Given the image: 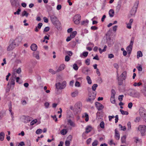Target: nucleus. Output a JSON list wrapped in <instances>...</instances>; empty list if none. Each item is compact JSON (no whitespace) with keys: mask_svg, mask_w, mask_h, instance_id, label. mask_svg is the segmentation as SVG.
<instances>
[{"mask_svg":"<svg viewBox=\"0 0 146 146\" xmlns=\"http://www.w3.org/2000/svg\"><path fill=\"white\" fill-rule=\"evenodd\" d=\"M89 21L88 20H86L84 21H83L82 22L81 24L82 25H84L85 23L86 24H88V23Z\"/></svg>","mask_w":146,"mask_h":146,"instance_id":"obj_46","label":"nucleus"},{"mask_svg":"<svg viewBox=\"0 0 146 146\" xmlns=\"http://www.w3.org/2000/svg\"><path fill=\"white\" fill-rule=\"evenodd\" d=\"M42 132V130L41 129H39L36 130V133L37 134H38L41 133Z\"/></svg>","mask_w":146,"mask_h":146,"instance_id":"obj_39","label":"nucleus"},{"mask_svg":"<svg viewBox=\"0 0 146 146\" xmlns=\"http://www.w3.org/2000/svg\"><path fill=\"white\" fill-rule=\"evenodd\" d=\"M88 52H84L83 53V55L85 57H86L88 56Z\"/></svg>","mask_w":146,"mask_h":146,"instance_id":"obj_50","label":"nucleus"},{"mask_svg":"<svg viewBox=\"0 0 146 146\" xmlns=\"http://www.w3.org/2000/svg\"><path fill=\"white\" fill-rule=\"evenodd\" d=\"M70 59V58L68 56H66L65 57V60L66 61L68 62Z\"/></svg>","mask_w":146,"mask_h":146,"instance_id":"obj_53","label":"nucleus"},{"mask_svg":"<svg viewBox=\"0 0 146 146\" xmlns=\"http://www.w3.org/2000/svg\"><path fill=\"white\" fill-rule=\"evenodd\" d=\"M18 44L15 42V40H11L10 41V44L7 48L8 51H10L13 50L15 47Z\"/></svg>","mask_w":146,"mask_h":146,"instance_id":"obj_4","label":"nucleus"},{"mask_svg":"<svg viewBox=\"0 0 146 146\" xmlns=\"http://www.w3.org/2000/svg\"><path fill=\"white\" fill-rule=\"evenodd\" d=\"M109 14L110 17H113L114 15V10L112 9L110 10L109 12Z\"/></svg>","mask_w":146,"mask_h":146,"instance_id":"obj_23","label":"nucleus"},{"mask_svg":"<svg viewBox=\"0 0 146 146\" xmlns=\"http://www.w3.org/2000/svg\"><path fill=\"white\" fill-rule=\"evenodd\" d=\"M119 126L121 128V130L123 131H125L126 129V128L125 126H124L123 127L120 124L119 125Z\"/></svg>","mask_w":146,"mask_h":146,"instance_id":"obj_35","label":"nucleus"},{"mask_svg":"<svg viewBox=\"0 0 146 146\" xmlns=\"http://www.w3.org/2000/svg\"><path fill=\"white\" fill-rule=\"evenodd\" d=\"M113 66L114 67L117 69L119 68L118 65L117 63L114 64H113Z\"/></svg>","mask_w":146,"mask_h":146,"instance_id":"obj_64","label":"nucleus"},{"mask_svg":"<svg viewBox=\"0 0 146 146\" xmlns=\"http://www.w3.org/2000/svg\"><path fill=\"white\" fill-rule=\"evenodd\" d=\"M115 138L117 140H119L120 138V135L117 129L115 130Z\"/></svg>","mask_w":146,"mask_h":146,"instance_id":"obj_16","label":"nucleus"},{"mask_svg":"<svg viewBox=\"0 0 146 146\" xmlns=\"http://www.w3.org/2000/svg\"><path fill=\"white\" fill-rule=\"evenodd\" d=\"M49 72L52 74H55L57 72H56V71H55L52 69H50L49 70Z\"/></svg>","mask_w":146,"mask_h":146,"instance_id":"obj_37","label":"nucleus"},{"mask_svg":"<svg viewBox=\"0 0 146 146\" xmlns=\"http://www.w3.org/2000/svg\"><path fill=\"white\" fill-rule=\"evenodd\" d=\"M126 137L125 135H123L121 137V139L122 143H123L125 142Z\"/></svg>","mask_w":146,"mask_h":146,"instance_id":"obj_34","label":"nucleus"},{"mask_svg":"<svg viewBox=\"0 0 146 146\" xmlns=\"http://www.w3.org/2000/svg\"><path fill=\"white\" fill-rule=\"evenodd\" d=\"M143 54L142 52L140 51H139L137 52V58H139L140 57H141L142 56Z\"/></svg>","mask_w":146,"mask_h":146,"instance_id":"obj_26","label":"nucleus"},{"mask_svg":"<svg viewBox=\"0 0 146 146\" xmlns=\"http://www.w3.org/2000/svg\"><path fill=\"white\" fill-rule=\"evenodd\" d=\"M134 38H131L129 45L126 48V50L129 54H131L132 50L133 45L134 42Z\"/></svg>","mask_w":146,"mask_h":146,"instance_id":"obj_6","label":"nucleus"},{"mask_svg":"<svg viewBox=\"0 0 146 146\" xmlns=\"http://www.w3.org/2000/svg\"><path fill=\"white\" fill-rule=\"evenodd\" d=\"M136 10H137L136 9H134L132 8V9L131 11V15H134L136 12Z\"/></svg>","mask_w":146,"mask_h":146,"instance_id":"obj_33","label":"nucleus"},{"mask_svg":"<svg viewBox=\"0 0 146 146\" xmlns=\"http://www.w3.org/2000/svg\"><path fill=\"white\" fill-rule=\"evenodd\" d=\"M50 30V28L48 27H45L44 30V32H48Z\"/></svg>","mask_w":146,"mask_h":146,"instance_id":"obj_48","label":"nucleus"},{"mask_svg":"<svg viewBox=\"0 0 146 146\" xmlns=\"http://www.w3.org/2000/svg\"><path fill=\"white\" fill-rule=\"evenodd\" d=\"M29 15L26 11H24L22 13V15L23 16H25L26 17H27Z\"/></svg>","mask_w":146,"mask_h":146,"instance_id":"obj_30","label":"nucleus"},{"mask_svg":"<svg viewBox=\"0 0 146 146\" xmlns=\"http://www.w3.org/2000/svg\"><path fill=\"white\" fill-rule=\"evenodd\" d=\"M134 139H135L134 142L136 143H137V142L139 141V140L137 137H135L134 138Z\"/></svg>","mask_w":146,"mask_h":146,"instance_id":"obj_57","label":"nucleus"},{"mask_svg":"<svg viewBox=\"0 0 146 146\" xmlns=\"http://www.w3.org/2000/svg\"><path fill=\"white\" fill-rule=\"evenodd\" d=\"M72 38L70 36H68L66 39V41L67 42H68Z\"/></svg>","mask_w":146,"mask_h":146,"instance_id":"obj_62","label":"nucleus"},{"mask_svg":"<svg viewBox=\"0 0 146 146\" xmlns=\"http://www.w3.org/2000/svg\"><path fill=\"white\" fill-rule=\"evenodd\" d=\"M12 6L15 7L17 6V0H10Z\"/></svg>","mask_w":146,"mask_h":146,"instance_id":"obj_19","label":"nucleus"},{"mask_svg":"<svg viewBox=\"0 0 146 146\" xmlns=\"http://www.w3.org/2000/svg\"><path fill=\"white\" fill-rule=\"evenodd\" d=\"M140 120V118L139 117H137L135 120V121L136 122H138Z\"/></svg>","mask_w":146,"mask_h":146,"instance_id":"obj_59","label":"nucleus"},{"mask_svg":"<svg viewBox=\"0 0 146 146\" xmlns=\"http://www.w3.org/2000/svg\"><path fill=\"white\" fill-rule=\"evenodd\" d=\"M115 117V123H117V122L118 120V115H116Z\"/></svg>","mask_w":146,"mask_h":146,"instance_id":"obj_56","label":"nucleus"},{"mask_svg":"<svg viewBox=\"0 0 146 146\" xmlns=\"http://www.w3.org/2000/svg\"><path fill=\"white\" fill-rule=\"evenodd\" d=\"M11 84L13 85L15 84V79L14 78H12L11 79Z\"/></svg>","mask_w":146,"mask_h":146,"instance_id":"obj_43","label":"nucleus"},{"mask_svg":"<svg viewBox=\"0 0 146 146\" xmlns=\"http://www.w3.org/2000/svg\"><path fill=\"white\" fill-rule=\"evenodd\" d=\"M68 130V129H63L60 131V133L61 134L64 135L67 133Z\"/></svg>","mask_w":146,"mask_h":146,"instance_id":"obj_22","label":"nucleus"},{"mask_svg":"<svg viewBox=\"0 0 146 146\" xmlns=\"http://www.w3.org/2000/svg\"><path fill=\"white\" fill-rule=\"evenodd\" d=\"M68 122L70 126L73 127L74 126V123L71 119H69L68 121Z\"/></svg>","mask_w":146,"mask_h":146,"instance_id":"obj_32","label":"nucleus"},{"mask_svg":"<svg viewBox=\"0 0 146 146\" xmlns=\"http://www.w3.org/2000/svg\"><path fill=\"white\" fill-rule=\"evenodd\" d=\"M92 127L90 125H88L86 128V131L85 133H88L91 131L92 130Z\"/></svg>","mask_w":146,"mask_h":146,"instance_id":"obj_18","label":"nucleus"},{"mask_svg":"<svg viewBox=\"0 0 146 146\" xmlns=\"http://www.w3.org/2000/svg\"><path fill=\"white\" fill-rule=\"evenodd\" d=\"M5 133L3 132H1L0 133V140L1 141L3 140L5 137Z\"/></svg>","mask_w":146,"mask_h":146,"instance_id":"obj_24","label":"nucleus"},{"mask_svg":"<svg viewBox=\"0 0 146 146\" xmlns=\"http://www.w3.org/2000/svg\"><path fill=\"white\" fill-rule=\"evenodd\" d=\"M44 21L45 23H47L48 22V19L46 17H44L43 18Z\"/></svg>","mask_w":146,"mask_h":146,"instance_id":"obj_63","label":"nucleus"},{"mask_svg":"<svg viewBox=\"0 0 146 146\" xmlns=\"http://www.w3.org/2000/svg\"><path fill=\"white\" fill-rule=\"evenodd\" d=\"M73 68L75 70H77L78 69V67L76 64H74L73 65Z\"/></svg>","mask_w":146,"mask_h":146,"instance_id":"obj_42","label":"nucleus"},{"mask_svg":"<svg viewBox=\"0 0 146 146\" xmlns=\"http://www.w3.org/2000/svg\"><path fill=\"white\" fill-rule=\"evenodd\" d=\"M75 86L78 87H80V83L76 81L75 84Z\"/></svg>","mask_w":146,"mask_h":146,"instance_id":"obj_49","label":"nucleus"},{"mask_svg":"<svg viewBox=\"0 0 146 146\" xmlns=\"http://www.w3.org/2000/svg\"><path fill=\"white\" fill-rule=\"evenodd\" d=\"M104 121L101 122V128L104 129Z\"/></svg>","mask_w":146,"mask_h":146,"instance_id":"obj_55","label":"nucleus"},{"mask_svg":"<svg viewBox=\"0 0 146 146\" xmlns=\"http://www.w3.org/2000/svg\"><path fill=\"white\" fill-rule=\"evenodd\" d=\"M123 97L124 96L123 95H120L119 96L118 99L121 102V101H122Z\"/></svg>","mask_w":146,"mask_h":146,"instance_id":"obj_44","label":"nucleus"},{"mask_svg":"<svg viewBox=\"0 0 146 146\" xmlns=\"http://www.w3.org/2000/svg\"><path fill=\"white\" fill-rule=\"evenodd\" d=\"M22 40V38L21 37H19L17 38L15 40V42H18L19 43H20L21 42Z\"/></svg>","mask_w":146,"mask_h":146,"instance_id":"obj_29","label":"nucleus"},{"mask_svg":"<svg viewBox=\"0 0 146 146\" xmlns=\"http://www.w3.org/2000/svg\"><path fill=\"white\" fill-rule=\"evenodd\" d=\"M65 68V65L64 64H61L58 69L56 70V72H59L64 70Z\"/></svg>","mask_w":146,"mask_h":146,"instance_id":"obj_15","label":"nucleus"},{"mask_svg":"<svg viewBox=\"0 0 146 146\" xmlns=\"http://www.w3.org/2000/svg\"><path fill=\"white\" fill-rule=\"evenodd\" d=\"M50 17L52 22L54 25H55L58 22L57 18L54 15H51Z\"/></svg>","mask_w":146,"mask_h":146,"instance_id":"obj_10","label":"nucleus"},{"mask_svg":"<svg viewBox=\"0 0 146 146\" xmlns=\"http://www.w3.org/2000/svg\"><path fill=\"white\" fill-rule=\"evenodd\" d=\"M70 144V141H66L65 142V145L66 146H69Z\"/></svg>","mask_w":146,"mask_h":146,"instance_id":"obj_52","label":"nucleus"},{"mask_svg":"<svg viewBox=\"0 0 146 146\" xmlns=\"http://www.w3.org/2000/svg\"><path fill=\"white\" fill-rule=\"evenodd\" d=\"M138 4H139V1H136L135 3L133 8V9H136V10H137V9L138 7Z\"/></svg>","mask_w":146,"mask_h":146,"instance_id":"obj_27","label":"nucleus"},{"mask_svg":"<svg viewBox=\"0 0 146 146\" xmlns=\"http://www.w3.org/2000/svg\"><path fill=\"white\" fill-rule=\"evenodd\" d=\"M98 141L96 140H95L92 143V146H96L98 144Z\"/></svg>","mask_w":146,"mask_h":146,"instance_id":"obj_45","label":"nucleus"},{"mask_svg":"<svg viewBox=\"0 0 146 146\" xmlns=\"http://www.w3.org/2000/svg\"><path fill=\"white\" fill-rule=\"evenodd\" d=\"M111 95L110 98V101L113 104H115V91L113 89L111 90Z\"/></svg>","mask_w":146,"mask_h":146,"instance_id":"obj_9","label":"nucleus"},{"mask_svg":"<svg viewBox=\"0 0 146 146\" xmlns=\"http://www.w3.org/2000/svg\"><path fill=\"white\" fill-rule=\"evenodd\" d=\"M127 27L129 29H131V25L128 23H126Z\"/></svg>","mask_w":146,"mask_h":146,"instance_id":"obj_60","label":"nucleus"},{"mask_svg":"<svg viewBox=\"0 0 146 146\" xmlns=\"http://www.w3.org/2000/svg\"><path fill=\"white\" fill-rule=\"evenodd\" d=\"M117 79L118 81V84L119 85L121 86L122 85L123 83V81L124 80L121 79V77H119V75L117 73Z\"/></svg>","mask_w":146,"mask_h":146,"instance_id":"obj_13","label":"nucleus"},{"mask_svg":"<svg viewBox=\"0 0 146 146\" xmlns=\"http://www.w3.org/2000/svg\"><path fill=\"white\" fill-rule=\"evenodd\" d=\"M133 106V104L132 102H130L128 104V107L129 108H131Z\"/></svg>","mask_w":146,"mask_h":146,"instance_id":"obj_51","label":"nucleus"},{"mask_svg":"<svg viewBox=\"0 0 146 146\" xmlns=\"http://www.w3.org/2000/svg\"><path fill=\"white\" fill-rule=\"evenodd\" d=\"M42 23H39L38 24L37 27L38 29H40L42 26Z\"/></svg>","mask_w":146,"mask_h":146,"instance_id":"obj_54","label":"nucleus"},{"mask_svg":"<svg viewBox=\"0 0 146 146\" xmlns=\"http://www.w3.org/2000/svg\"><path fill=\"white\" fill-rule=\"evenodd\" d=\"M127 126L128 127L127 129L128 130H130L131 129V125L130 122L129 121L127 123Z\"/></svg>","mask_w":146,"mask_h":146,"instance_id":"obj_41","label":"nucleus"},{"mask_svg":"<svg viewBox=\"0 0 146 146\" xmlns=\"http://www.w3.org/2000/svg\"><path fill=\"white\" fill-rule=\"evenodd\" d=\"M127 72L126 71H124L123 72L120 76L119 77H121V79L125 80L126 78Z\"/></svg>","mask_w":146,"mask_h":146,"instance_id":"obj_14","label":"nucleus"},{"mask_svg":"<svg viewBox=\"0 0 146 146\" xmlns=\"http://www.w3.org/2000/svg\"><path fill=\"white\" fill-rule=\"evenodd\" d=\"M66 85V82L65 81H64L62 83H61L58 82L56 83L55 84L56 88L57 90L62 89L64 88Z\"/></svg>","mask_w":146,"mask_h":146,"instance_id":"obj_5","label":"nucleus"},{"mask_svg":"<svg viewBox=\"0 0 146 146\" xmlns=\"http://www.w3.org/2000/svg\"><path fill=\"white\" fill-rule=\"evenodd\" d=\"M97 87L98 85L94 84L92 86V89L90 88L88 89L89 97L87 100L88 101L92 103L95 99L96 94V90Z\"/></svg>","mask_w":146,"mask_h":146,"instance_id":"obj_1","label":"nucleus"},{"mask_svg":"<svg viewBox=\"0 0 146 146\" xmlns=\"http://www.w3.org/2000/svg\"><path fill=\"white\" fill-rule=\"evenodd\" d=\"M107 42L108 43V46H110L113 44V42L112 40H111L110 37L109 36L106 37Z\"/></svg>","mask_w":146,"mask_h":146,"instance_id":"obj_12","label":"nucleus"},{"mask_svg":"<svg viewBox=\"0 0 146 146\" xmlns=\"http://www.w3.org/2000/svg\"><path fill=\"white\" fill-rule=\"evenodd\" d=\"M49 105V104L47 102H45L44 104V106L46 108H48Z\"/></svg>","mask_w":146,"mask_h":146,"instance_id":"obj_58","label":"nucleus"},{"mask_svg":"<svg viewBox=\"0 0 146 146\" xmlns=\"http://www.w3.org/2000/svg\"><path fill=\"white\" fill-rule=\"evenodd\" d=\"M138 129L141 132V135H144L146 130V126L145 125H140L139 126Z\"/></svg>","mask_w":146,"mask_h":146,"instance_id":"obj_7","label":"nucleus"},{"mask_svg":"<svg viewBox=\"0 0 146 146\" xmlns=\"http://www.w3.org/2000/svg\"><path fill=\"white\" fill-rule=\"evenodd\" d=\"M120 111L121 112V114L122 115H127L128 114V112L127 111H125L124 110L120 109Z\"/></svg>","mask_w":146,"mask_h":146,"instance_id":"obj_31","label":"nucleus"},{"mask_svg":"<svg viewBox=\"0 0 146 146\" xmlns=\"http://www.w3.org/2000/svg\"><path fill=\"white\" fill-rule=\"evenodd\" d=\"M86 80H87L89 84H91L92 83V80L90 77L89 76H87L86 77Z\"/></svg>","mask_w":146,"mask_h":146,"instance_id":"obj_28","label":"nucleus"},{"mask_svg":"<svg viewBox=\"0 0 146 146\" xmlns=\"http://www.w3.org/2000/svg\"><path fill=\"white\" fill-rule=\"evenodd\" d=\"M95 105L98 110V111L96 114V119L98 122H100V103L98 102H96Z\"/></svg>","mask_w":146,"mask_h":146,"instance_id":"obj_3","label":"nucleus"},{"mask_svg":"<svg viewBox=\"0 0 146 146\" xmlns=\"http://www.w3.org/2000/svg\"><path fill=\"white\" fill-rule=\"evenodd\" d=\"M31 50L33 51H36L37 48V45L35 44H33L31 46Z\"/></svg>","mask_w":146,"mask_h":146,"instance_id":"obj_17","label":"nucleus"},{"mask_svg":"<svg viewBox=\"0 0 146 146\" xmlns=\"http://www.w3.org/2000/svg\"><path fill=\"white\" fill-rule=\"evenodd\" d=\"M85 63L87 65H89L90 64V60L89 59H87L85 60Z\"/></svg>","mask_w":146,"mask_h":146,"instance_id":"obj_47","label":"nucleus"},{"mask_svg":"<svg viewBox=\"0 0 146 146\" xmlns=\"http://www.w3.org/2000/svg\"><path fill=\"white\" fill-rule=\"evenodd\" d=\"M86 68L84 67L82 69V72L83 73L86 74Z\"/></svg>","mask_w":146,"mask_h":146,"instance_id":"obj_61","label":"nucleus"},{"mask_svg":"<svg viewBox=\"0 0 146 146\" xmlns=\"http://www.w3.org/2000/svg\"><path fill=\"white\" fill-rule=\"evenodd\" d=\"M29 117H25V120L24 121L25 123H27L28 122L30 121V120L29 119Z\"/></svg>","mask_w":146,"mask_h":146,"instance_id":"obj_38","label":"nucleus"},{"mask_svg":"<svg viewBox=\"0 0 146 146\" xmlns=\"http://www.w3.org/2000/svg\"><path fill=\"white\" fill-rule=\"evenodd\" d=\"M37 121L36 119H34L33 120L31 121L30 123V124L31 125H34L35 123H36Z\"/></svg>","mask_w":146,"mask_h":146,"instance_id":"obj_40","label":"nucleus"},{"mask_svg":"<svg viewBox=\"0 0 146 146\" xmlns=\"http://www.w3.org/2000/svg\"><path fill=\"white\" fill-rule=\"evenodd\" d=\"M80 20L81 16L79 14L75 15L73 18L74 23L76 25H78L80 23Z\"/></svg>","mask_w":146,"mask_h":146,"instance_id":"obj_8","label":"nucleus"},{"mask_svg":"<svg viewBox=\"0 0 146 146\" xmlns=\"http://www.w3.org/2000/svg\"><path fill=\"white\" fill-rule=\"evenodd\" d=\"M82 117L83 118H86L85 120L86 122L88 121L89 120V116L87 113H85L83 114Z\"/></svg>","mask_w":146,"mask_h":146,"instance_id":"obj_21","label":"nucleus"},{"mask_svg":"<svg viewBox=\"0 0 146 146\" xmlns=\"http://www.w3.org/2000/svg\"><path fill=\"white\" fill-rule=\"evenodd\" d=\"M142 84V83L141 82L138 83L135 82L133 84V86H139Z\"/></svg>","mask_w":146,"mask_h":146,"instance_id":"obj_36","label":"nucleus"},{"mask_svg":"<svg viewBox=\"0 0 146 146\" xmlns=\"http://www.w3.org/2000/svg\"><path fill=\"white\" fill-rule=\"evenodd\" d=\"M139 113L140 116L143 118L146 116V110L143 108H140L139 110Z\"/></svg>","mask_w":146,"mask_h":146,"instance_id":"obj_11","label":"nucleus"},{"mask_svg":"<svg viewBox=\"0 0 146 146\" xmlns=\"http://www.w3.org/2000/svg\"><path fill=\"white\" fill-rule=\"evenodd\" d=\"M77 34V32L76 31H74L72 32L70 34V36L72 38H74L76 35Z\"/></svg>","mask_w":146,"mask_h":146,"instance_id":"obj_25","label":"nucleus"},{"mask_svg":"<svg viewBox=\"0 0 146 146\" xmlns=\"http://www.w3.org/2000/svg\"><path fill=\"white\" fill-rule=\"evenodd\" d=\"M78 91L76 90L72 92L71 94V96L72 97H75L78 96Z\"/></svg>","mask_w":146,"mask_h":146,"instance_id":"obj_20","label":"nucleus"},{"mask_svg":"<svg viewBox=\"0 0 146 146\" xmlns=\"http://www.w3.org/2000/svg\"><path fill=\"white\" fill-rule=\"evenodd\" d=\"M74 114L76 115L81 111L82 108V105L80 102H78L74 105Z\"/></svg>","mask_w":146,"mask_h":146,"instance_id":"obj_2","label":"nucleus"}]
</instances>
